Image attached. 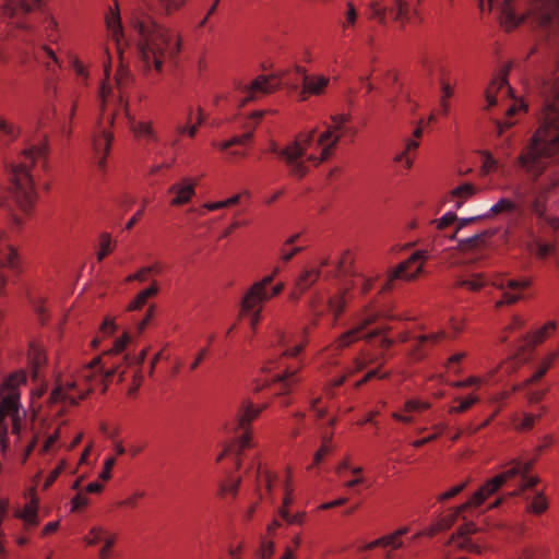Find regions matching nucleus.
I'll use <instances>...</instances> for the list:
<instances>
[{
  "label": "nucleus",
  "mask_w": 559,
  "mask_h": 559,
  "mask_svg": "<svg viewBox=\"0 0 559 559\" xmlns=\"http://www.w3.org/2000/svg\"><path fill=\"white\" fill-rule=\"evenodd\" d=\"M491 7H499L508 27L518 26L528 15L552 31L559 27V0H489ZM554 64L540 79L544 107L538 128L531 142L519 156V165L532 180L527 191L516 188L515 197L526 202L532 195L530 209L543 218L545 205L543 194L549 186L559 180V78L554 76L559 64V38L552 43Z\"/></svg>",
  "instance_id": "f257e3e1"
},
{
  "label": "nucleus",
  "mask_w": 559,
  "mask_h": 559,
  "mask_svg": "<svg viewBox=\"0 0 559 559\" xmlns=\"http://www.w3.org/2000/svg\"><path fill=\"white\" fill-rule=\"evenodd\" d=\"M332 123L326 130L317 134L316 129L300 133L297 139L284 148L272 145V152L277 154L287 165L292 176L301 178L308 170V163L317 166L328 159L341 139L346 132V115L332 116Z\"/></svg>",
  "instance_id": "f03ea898"
},
{
  "label": "nucleus",
  "mask_w": 559,
  "mask_h": 559,
  "mask_svg": "<svg viewBox=\"0 0 559 559\" xmlns=\"http://www.w3.org/2000/svg\"><path fill=\"white\" fill-rule=\"evenodd\" d=\"M132 26L138 34L136 49L146 71H163L164 63L175 58L181 46L180 36L158 25L148 15H134Z\"/></svg>",
  "instance_id": "7ed1b4c3"
},
{
  "label": "nucleus",
  "mask_w": 559,
  "mask_h": 559,
  "mask_svg": "<svg viewBox=\"0 0 559 559\" xmlns=\"http://www.w3.org/2000/svg\"><path fill=\"white\" fill-rule=\"evenodd\" d=\"M533 465L534 460L525 462L514 460L501 474L487 480L465 503L457 507L451 514L442 518L437 525L423 532L421 535L431 537L438 532L449 528L460 514L467 510L478 509L488 497L495 495L509 480H516L518 489L514 490V495L535 487L539 480L538 477L528 475Z\"/></svg>",
  "instance_id": "20e7f679"
},
{
  "label": "nucleus",
  "mask_w": 559,
  "mask_h": 559,
  "mask_svg": "<svg viewBox=\"0 0 559 559\" xmlns=\"http://www.w3.org/2000/svg\"><path fill=\"white\" fill-rule=\"evenodd\" d=\"M35 147L22 150L4 165L10 183V193L15 204L26 214H32L35 201Z\"/></svg>",
  "instance_id": "39448f33"
},
{
  "label": "nucleus",
  "mask_w": 559,
  "mask_h": 559,
  "mask_svg": "<svg viewBox=\"0 0 559 559\" xmlns=\"http://www.w3.org/2000/svg\"><path fill=\"white\" fill-rule=\"evenodd\" d=\"M27 383L26 373L23 370H16L7 376L0 385V444L1 450L8 448L9 423L11 431L20 435L25 413L20 411L21 388Z\"/></svg>",
  "instance_id": "423d86ee"
},
{
  "label": "nucleus",
  "mask_w": 559,
  "mask_h": 559,
  "mask_svg": "<svg viewBox=\"0 0 559 559\" xmlns=\"http://www.w3.org/2000/svg\"><path fill=\"white\" fill-rule=\"evenodd\" d=\"M277 342L280 344V356L281 358L276 362L275 369L278 371L270 378H265L263 380V384L258 385L257 389L260 390L262 386H269L270 390L273 391L274 394H286L289 392L290 388L297 383L298 379L296 378V373L298 370V366H285L283 362L284 358H294L296 357L304 348V343L290 344V342L286 338V335L282 332L277 333Z\"/></svg>",
  "instance_id": "0eeeda50"
},
{
  "label": "nucleus",
  "mask_w": 559,
  "mask_h": 559,
  "mask_svg": "<svg viewBox=\"0 0 559 559\" xmlns=\"http://www.w3.org/2000/svg\"><path fill=\"white\" fill-rule=\"evenodd\" d=\"M34 5L35 0H5L1 5L12 37L29 45L34 40Z\"/></svg>",
  "instance_id": "6e6552de"
},
{
  "label": "nucleus",
  "mask_w": 559,
  "mask_h": 559,
  "mask_svg": "<svg viewBox=\"0 0 559 559\" xmlns=\"http://www.w3.org/2000/svg\"><path fill=\"white\" fill-rule=\"evenodd\" d=\"M110 87L105 83L100 87L102 98V117L98 123V131L94 134L92 144L95 153L96 164L100 170L106 168V156L109 153L111 142L114 140L112 133L108 130L107 126H112L115 116L111 112H107L105 104L107 102Z\"/></svg>",
  "instance_id": "1a4fd4ad"
},
{
  "label": "nucleus",
  "mask_w": 559,
  "mask_h": 559,
  "mask_svg": "<svg viewBox=\"0 0 559 559\" xmlns=\"http://www.w3.org/2000/svg\"><path fill=\"white\" fill-rule=\"evenodd\" d=\"M273 278L274 274L267 275L260 282L254 283L241 300L240 313L249 317L253 331L261 320L262 304L269 300L267 286L273 282Z\"/></svg>",
  "instance_id": "9d476101"
},
{
  "label": "nucleus",
  "mask_w": 559,
  "mask_h": 559,
  "mask_svg": "<svg viewBox=\"0 0 559 559\" xmlns=\"http://www.w3.org/2000/svg\"><path fill=\"white\" fill-rule=\"evenodd\" d=\"M261 413V408H257L252 403H248L243 406L242 409L237 414V427L242 430L239 436L236 444L231 450H224L217 457L216 462H221L223 457L229 452L233 451L235 454V464L236 468L239 469L241 467V459L242 452L246 448L251 447V436L248 430L250 423L259 416Z\"/></svg>",
  "instance_id": "9b49d317"
},
{
  "label": "nucleus",
  "mask_w": 559,
  "mask_h": 559,
  "mask_svg": "<svg viewBox=\"0 0 559 559\" xmlns=\"http://www.w3.org/2000/svg\"><path fill=\"white\" fill-rule=\"evenodd\" d=\"M491 284L502 292V298L496 302V307L499 308L503 305H513L524 298L523 292L531 285V282L527 278L514 280L498 276Z\"/></svg>",
  "instance_id": "f8f14e48"
},
{
  "label": "nucleus",
  "mask_w": 559,
  "mask_h": 559,
  "mask_svg": "<svg viewBox=\"0 0 559 559\" xmlns=\"http://www.w3.org/2000/svg\"><path fill=\"white\" fill-rule=\"evenodd\" d=\"M281 83V79L275 76L259 75L250 84H238L237 91L242 95L240 105L245 106L251 100L272 93Z\"/></svg>",
  "instance_id": "ddd939ff"
},
{
  "label": "nucleus",
  "mask_w": 559,
  "mask_h": 559,
  "mask_svg": "<svg viewBox=\"0 0 559 559\" xmlns=\"http://www.w3.org/2000/svg\"><path fill=\"white\" fill-rule=\"evenodd\" d=\"M426 259L427 253L425 251L419 250L414 252L392 272L386 281L385 287L390 288L392 282L395 280H414L421 272L423 263Z\"/></svg>",
  "instance_id": "4468645a"
},
{
  "label": "nucleus",
  "mask_w": 559,
  "mask_h": 559,
  "mask_svg": "<svg viewBox=\"0 0 559 559\" xmlns=\"http://www.w3.org/2000/svg\"><path fill=\"white\" fill-rule=\"evenodd\" d=\"M91 391V388H79L76 381L68 382L66 386L57 384L50 395V403L68 402L70 405H75L79 401L83 400Z\"/></svg>",
  "instance_id": "2eb2a0df"
},
{
  "label": "nucleus",
  "mask_w": 559,
  "mask_h": 559,
  "mask_svg": "<svg viewBox=\"0 0 559 559\" xmlns=\"http://www.w3.org/2000/svg\"><path fill=\"white\" fill-rule=\"evenodd\" d=\"M295 73L301 82L300 95L302 99H307L310 95H322L330 83V78L325 75H309L305 69L299 67L295 68Z\"/></svg>",
  "instance_id": "dca6fc26"
},
{
  "label": "nucleus",
  "mask_w": 559,
  "mask_h": 559,
  "mask_svg": "<svg viewBox=\"0 0 559 559\" xmlns=\"http://www.w3.org/2000/svg\"><path fill=\"white\" fill-rule=\"evenodd\" d=\"M374 319H376V317L373 314H368L366 318H364V320L356 328L343 333L331 345V350H334V352L341 350L342 348L349 346L353 342H355L356 340H358L360 337L371 338V337L376 336L379 333L378 330H376L372 333L367 334V335L361 334L362 330L366 326H368L370 323H372L374 321Z\"/></svg>",
  "instance_id": "f3484780"
},
{
  "label": "nucleus",
  "mask_w": 559,
  "mask_h": 559,
  "mask_svg": "<svg viewBox=\"0 0 559 559\" xmlns=\"http://www.w3.org/2000/svg\"><path fill=\"white\" fill-rule=\"evenodd\" d=\"M106 26L110 33L111 38L116 43L117 50L122 56L123 45H128L121 24V16L118 8V2H115V9H110L105 17Z\"/></svg>",
  "instance_id": "a211bd4d"
},
{
  "label": "nucleus",
  "mask_w": 559,
  "mask_h": 559,
  "mask_svg": "<svg viewBox=\"0 0 559 559\" xmlns=\"http://www.w3.org/2000/svg\"><path fill=\"white\" fill-rule=\"evenodd\" d=\"M556 330V322L550 321L542 326L539 330L535 331L532 334H526L520 341L518 345V352L524 353L526 349H533L536 345L544 342L551 332Z\"/></svg>",
  "instance_id": "6ab92c4d"
},
{
  "label": "nucleus",
  "mask_w": 559,
  "mask_h": 559,
  "mask_svg": "<svg viewBox=\"0 0 559 559\" xmlns=\"http://www.w3.org/2000/svg\"><path fill=\"white\" fill-rule=\"evenodd\" d=\"M99 364L100 358H94L87 366H85L81 370L79 374L80 380L88 382L99 372V376L103 381H109L118 372V366L104 370V368L100 367Z\"/></svg>",
  "instance_id": "aec40b11"
},
{
  "label": "nucleus",
  "mask_w": 559,
  "mask_h": 559,
  "mask_svg": "<svg viewBox=\"0 0 559 559\" xmlns=\"http://www.w3.org/2000/svg\"><path fill=\"white\" fill-rule=\"evenodd\" d=\"M476 526L472 522H466L460 526L457 534L452 537L451 544L455 547L479 552V547L469 539V535L476 532Z\"/></svg>",
  "instance_id": "412c9836"
},
{
  "label": "nucleus",
  "mask_w": 559,
  "mask_h": 559,
  "mask_svg": "<svg viewBox=\"0 0 559 559\" xmlns=\"http://www.w3.org/2000/svg\"><path fill=\"white\" fill-rule=\"evenodd\" d=\"M263 116H264V111H262V110L252 112L248 119L246 127L253 129L257 126V123L262 119ZM252 135H253L252 130H249L248 132H246L245 134H242L240 136H235L231 140L224 142L221 145V150H223V151L228 150L233 145H243L252 139Z\"/></svg>",
  "instance_id": "4be33fe9"
},
{
  "label": "nucleus",
  "mask_w": 559,
  "mask_h": 559,
  "mask_svg": "<svg viewBox=\"0 0 559 559\" xmlns=\"http://www.w3.org/2000/svg\"><path fill=\"white\" fill-rule=\"evenodd\" d=\"M408 532L407 527H402L395 531L394 533L378 538L367 545L364 546V550H371L376 547H392L394 549H399L403 546V542L401 537Z\"/></svg>",
  "instance_id": "5701e85b"
},
{
  "label": "nucleus",
  "mask_w": 559,
  "mask_h": 559,
  "mask_svg": "<svg viewBox=\"0 0 559 559\" xmlns=\"http://www.w3.org/2000/svg\"><path fill=\"white\" fill-rule=\"evenodd\" d=\"M129 126L136 139H143L146 141L157 142L158 135L153 128L151 121H141L135 120L132 117H129Z\"/></svg>",
  "instance_id": "b1692460"
},
{
  "label": "nucleus",
  "mask_w": 559,
  "mask_h": 559,
  "mask_svg": "<svg viewBox=\"0 0 559 559\" xmlns=\"http://www.w3.org/2000/svg\"><path fill=\"white\" fill-rule=\"evenodd\" d=\"M168 192L175 195L170 202L171 205H183L188 203L194 194V186L185 180L182 183H175L169 187Z\"/></svg>",
  "instance_id": "393cba45"
},
{
  "label": "nucleus",
  "mask_w": 559,
  "mask_h": 559,
  "mask_svg": "<svg viewBox=\"0 0 559 559\" xmlns=\"http://www.w3.org/2000/svg\"><path fill=\"white\" fill-rule=\"evenodd\" d=\"M26 497L28 501L23 506V508H16L14 510V516L24 522L25 525L35 524V488L29 487L27 490Z\"/></svg>",
  "instance_id": "a878e982"
},
{
  "label": "nucleus",
  "mask_w": 559,
  "mask_h": 559,
  "mask_svg": "<svg viewBox=\"0 0 559 559\" xmlns=\"http://www.w3.org/2000/svg\"><path fill=\"white\" fill-rule=\"evenodd\" d=\"M21 134L19 126L0 116V146H8Z\"/></svg>",
  "instance_id": "bb28decb"
},
{
  "label": "nucleus",
  "mask_w": 559,
  "mask_h": 559,
  "mask_svg": "<svg viewBox=\"0 0 559 559\" xmlns=\"http://www.w3.org/2000/svg\"><path fill=\"white\" fill-rule=\"evenodd\" d=\"M442 337H443V332L432 333L429 335H419V336L414 337V345H413V348L411 349V356L416 360L424 358V356H425V353L423 350L424 345L428 342L437 343Z\"/></svg>",
  "instance_id": "cd10ccee"
},
{
  "label": "nucleus",
  "mask_w": 559,
  "mask_h": 559,
  "mask_svg": "<svg viewBox=\"0 0 559 559\" xmlns=\"http://www.w3.org/2000/svg\"><path fill=\"white\" fill-rule=\"evenodd\" d=\"M476 189L472 183L465 182L451 191L450 200L454 202V207L460 209L465 200L475 193Z\"/></svg>",
  "instance_id": "c85d7f7f"
},
{
  "label": "nucleus",
  "mask_w": 559,
  "mask_h": 559,
  "mask_svg": "<svg viewBox=\"0 0 559 559\" xmlns=\"http://www.w3.org/2000/svg\"><path fill=\"white\" fill-rule=\"evenodd\" d=\"M540 418V415H533V414H530V413H521V414H515L513 417H512V426L513 428L516 430V431H528L531 430L535 423L537 420H539Z\"/></svg>",
  "instance_id": "c756f323"
},
{
  "label": "nucleus",
  "mask_w": 559,
  "mask_h": 559,
  "mask_svg": "<svg viewBox=\"0 0 559 559\" xmlns=\"http://www.w3.org/2000/svg\"><path fill=\"white\" fill-rule=\"evenodd\" d=\"M320 276V271L316 269H311L305 271L297 280L296 288L299 290L298 295L293 294L292 298L297 299L299 295L306 292L310 286H312Z\"/></svg>",
  "instance_id": "7c9ffc66"
},
{
  "label": "nucleus",
  "mask_w": 559,
  "mask_h": 559,
  "mask_svg": "<svg viewBox=\"0 0 559 559\" xmlns=\"http://www.w3.org/2000/svg\"><path fill=\"white\" fill-rule=\"evenodd\" d=\"M385 8L395 21L404 24L408 20L409 4L406 0H392L391 5Z\"/></svg>",
  "instance_id": "2f4dec72"
},
{
  "label": "nucleus",
  "mask_w": 559,
  "mask_h": 559,
  "mask_svg": "<svg viewBox=\"0 0 559 559\" xmlns=\"http://www.w3.org/2000/svg\"><path fill=\"white\" fill-rule=\"evenodd\" d=\"M43 61L47 68V71L53 74L58 68V60L55 51L44 45L40 48L37 47V62Z\"/></svg>",
  "instance_id": "473e14b6"
},
{
  "label": "nucleus",
  "mask_w": 559,
  "mask_h": 559,
  "mask_svg": "<svg viewBox=\"0 0 559 559\" xmlns=\"http://www.w3.org/2000/svg\"><path fill=\"white\" fill-rule=\"evenodd\" d=\"M504 86L510 91V87L508 86V82L504 76H496L491 81L490 85L487 87V90L485 92V97H486L488 107H492L496 105L497 99H496L495 93Z\"/></svg>",
  "instance_id": "72a5a7b5"
},
{
  "label": "nucleus",
  "mask_w": 559,
  "mask_h": 559,
  "mask_svg": "<svg viewBox=\"0 0 559 559\" xmlns=\"http://www.w3.org/2000/svg\"><path fill=\"white\" fill-rule=\"evenodd\" d=\"M456 221H457V216L453 212H448L441 218L432 221L431 224L435 225V227L438 231L437 237L448 238V236H445V235H450L451 231L448 233L447 229Z\"/></svg>",
  "instance_id": "f704fd0d"
},
{
  "label": "nucleus",
  "mask_w": 559,
  "mask_h": 559,
  "mask_svg": "<svg viewBox=\"0 0 559 559\" xmlns=\"http://www.w3.org/2000/svg\"><path fill=\"white\" fill-rule=\"evenodd\" d=\"M0 266L8 267L13 271H19L21 267V258L19 255L17 250L12 247H7V253L3 258L0 259Z\"/></svg>",
  "instance_id": "c9c22d12"
},
{
  "label": "nucleus",
  "mask_w": 559,
  "mask_h": 559,
  "mask_svg": "<svg viewBox=\"0 0 559 559\" xmlns=\"http://www.w3.org/2000/svg\"><path fill=\"white\" fill-rule=\"evenodd\" d=\"M157 286L155 284H153L152 286L143 289L142 292H140L135 298L129 304L128 306V309L133 311V310H139L141 309L147 301V299L154 295L157 294Z\"/></svg>",
  "instance_id": "e433bc0d"
},
{
  "label": "nucleus",
  "mask_w": 559,
  "mask_h": 559,
  "mask_svg": "<svg viewBox=\"0 0 559 559\" xmlns=\"http://www.w3.org/2000/svg\"><path fill=\"white\" fill-rule=\"evenodd\" d=\"M204 121V116H203V111H202V108L199 107L198 108V116H197V121L195 123H190V124H182V123H178L176 126V132L179 134V135H185L187 134L188 136L190 138H194L195 134H197V131H198V128L199 126H201Z\"/></svg>",
  "instance_id": "4c0bfd02"
},
{
  "label": "nucleus",
  "mask_w": 559,
  "mask_h": 559,
  "mask_svg": "<svg viewBox=\"0 0 559 559\" xmlns=\"http://www.w3.org/2000/svg\"><path fill=\"white\" fill-rule=\"evenodd\" d=\"M478 396L469 394L465 397H457L455 402L459 404L449 408L450 414H462L467 412L474 404L478 402Z\"/></svg>",
  "instance_id": "58836bf2"
},
{
  "label": "nucleus",
  "mask_w": 559,
  "mask_h": 559,
  "mask_svg": "<svg viewBox=\"0 0 559 559\" xmlns=\"http://www.w3.org/2000/svg\"><path fill=\"white\" fill-rule=\"evenodd\" d=\"M298 238V234L290 236L281 248V259L284 262H288L296 253L302 251L304 247L289 248Z\"/></svg>",
  "instance_id": "ea45409f"
},
{
  "label": "nucleus",
  "mask_w": 559,
  "mask_h": 559,
  "mask_svg": "<svg viewBox=\"0 0 559 559\" xmlns=\"http://www.w3.org/2000/svg\"><path fill=\"white\" fill-rule=\"evenodd\" d=\"M485 285H486V282L484 281V278L480 274L473 275L471 278H466V280L460 278L455 283L456 287H465L469 290H478Z\"/></svg>",
  "instance_id": "a19ab883"
},
{
  "label": "nucleus",
  "mask_w": 559,
  "mask_h": 559,
  "mask_svg": "<svg viewBox=\"0 0 559 559\" xmlns=\"http://www.w3.org/2000/svg\"><path fill=\"white\" fill-rule=\"evenodd\" d=\"M370 19L377 20L380 24H385L388 9L383 7L378 0L369 3Z\"/></svg>",
  "instance_id": "79ce46f5"
},
{
  "label": "nucleus",
  "mask_w": 559,
  "mask_h": 559,
  "mask_svg": "<svg viewBox=\"0 0 559 559\" xmlns=\"http://www.w3.org/2000/svg\"><path fill=\"white\" fill-rule=\"evenodd\" d=\"M328 307L330 311L333 313V322L334 325L336 323V320L338 317L343 313L345 308V299L343 296H335L333 298H330L328 301Z\"/></svg>",
  "instance_id": "37998d69"
},
{
  "label": "nucleus",
  "mask_w": 559,
  "mask_h": 559,
  "mask_svg": "<svg viewBox=\"0 0 559 559\" xmlns=\"http://www.w3.org/2000/svg\"><path fill=\"white\" fill-rule=\"evenodd\" d=\"M547 508L548 502L542 492L536 493L527 506V510L535 514H542Z\"/></svg>",
  "instance_id": "c03bdc74"
},
{
  "label": "nucleus",
  "mask_w": 559,
  "mask_h": 559,
  "mask_svg": "<svg viewBox=\"0 0 559 559\" xmlns=\"http://www.w3.org/2000/svg\"><path fill=\"white\" fill-rule=\"evenodd\" d=\"M241 479L238 478H229L227 481L222 483L219 485V495H231L235 497L237 495L238 488L240 486Z\"/></svg>",
  "instance_id": "a18cd8bd"
},
{
  "label": "nucleus",
  "mask_w": 559,
  "mask_h": 559,
  "mask_svg": "<svg viewBox=\"0 0 559 559\" xmlns=\"http://www.w3.org/2000/svg\"><path fill=\"white\" fill-rule=\"evenodd\" d=\"M515 210H516V204L513 201L502 198L490 207V213L491 214H500L502 212H513Z\"/></svg>",
  "instance_id": "49530a36"
},
{
  "label": "nucleus",
  "mask_w": 559,
  "mask_h": 559,
  "mask_svg": "<svg viewBox=\"0 0 559 559\" xmlns=\"http://www.w3.org/2000/svg\"><path fill=\"white\" fill-rule=\"evenodd\" d=\"M104 546L99 549L98 556L100 559H111L110 558V549L116 543L115 534H105L103 539Z\"/></svg>",
  "instance_id": "de8ad7c7"
},
{
  "label": "nucleus",
  "mask_w": 559,
  "mask_h": 559,
  "mask_svg": "<svg viewBox=\"0 0 559 559\" xmlns=\"http://www.w3.org/2000/svg\"><path fill=\"white\" fill-rule=\"evenodd\" d=\"M156 2L157 3L155 5L160 11L169 14L173 11L180 9L183 5L185 0H156Z\"/></svg>",
  "instance_id": "09e8293b"
},
{
  "label": "nucleus",
  "mask_w": 559,
  "mask_h": 559,
  "mask_svg": "<svg viewBox=\"0 0 559 559\" xmlns=\"http://www.w3.org/2000/svg\"><path fill=\"white\" fill-rule=\"evenodd\" d=\"M486 239V234L485 233H481V234H476L472 237H468L464 240H461L460 241V247L462 249H469V248H477L479 247L480 245L484 243Z\"/></svg>",
  "instance_id": "8fccbe9b"
},
{
  "label": "nucleus",
  "mask_w": 559,
  "mask_h": 559,
  "mask_svg": "<svg viewBox=\"0 0 559 559\" xmlns=\"http://www.w3.org/2000/svg\"><path fill=\"white\" fill-rule=\"evenodd\" d=\"M419 63L421 66L423 71L428 75H432L435 71L436 60L432 56L428 53H423Z\"/></svg>",
  "instance_id": "3c124183"
},
{
  "label": "nucleus",
  "mask_w": 559,
  "mask_h": 559,
  "mask_svg": "<svg viewBox=\"0 0 559 559\" xmlns=\"http://www.w3.org/2000/svg\"><path fill=\"white\" fill-rule=\"evenodd\" d=\"M430 403L421 402L417 400H408L404 404V411L406 413L420 412L430 408Z\"/></svg>",
  "instance_id": "603ef678"
},
{
  "label": "nucleus",
  "mask_w": 559,
  "mask_h": 559,
  "mask_svg": "<svg viewBox=\"0 0 559 559\" xmlns=\"http://www.w3.org/2000/svg\"><path fill=\"white\" fill-rule=\"evenodd\" d=\"M111 239L108 234H103L100 236V250L97 253L98 261H102L107 254L111 252Z\"/></svg>",
  "instance_id": "864d4df0"
},
{
  "label": "nucleus",
  "mask_w": 559,
  "mask_h": 559,
  "mask_svg": "<svg viewBox=\"0 0 559 559\" xmlns=\"http://www.w3.org/2000/svg\"><path fill=\"white\" fill-rule=\"evenodd\" d=\"M90 534L92 535V537H86L84 540L86 545L93 546L99 543L103 539L104 535L107 534V532L100 526H94L91 528Z\"/></svg>",
  "instance_id": "5fc2aeb1"
},
{
  "label": "nucleus",
  "mask_w": 559,
  "mask_h": 559,
  "mask_svg": "<svg viewBox=\"0 0 559 559\" xmlns=\"http://www.w3.org/2000/svg\"><path fill=\"white\" fill-rule=\"evenodd\" d=\"M535 254L540 258H547L554 251V245L542 241H535L534 243Z\"/></svg>",
  "instance_id": "6e6d98bb"
},
{
  "label": "nucleus",
  "mask_w": 559,
  "mask_h": 559,
  "mask_svg": "<svg viewBox=\"0 0 559 559\" xmlns=\"http://www.w3.org/2000/svg\"><path fill=\"white\" fill-rule=\"evenodd\" d=\"M129 342H130V336L127 333H124L121 337L117 338L114 342L112 347L108 350V354L114 355V354L122 353Z\"/></svg>",
  "instance_id": "4d7b16f0"
},
{
  "label": "nucleus",
  "mask_w": 559,
  "mask_h": 559,
  "mask_svg": "<svg viewBox=\"0 0 559 559\" xmlns=\"http://www.w3.org/2000/svg\"><path fill=\"white\" fill-rule=\"evenodd\" d=\"M466 486H467V481H463V483L452 487L448 491H444L443 493L439 495L438 500L441 502L449 500V499L455 497L456 495H459L460 492H462L466 488Z\"/></svg>",
  "instance_id": "13d9d810"
},
{
  "label": "nucleus",
  "mask_w": 559,
  "mask_h": 559,
  "mask_svg": "<svg viewBox=\"0 0 559 559\" xmlns=\"http://www.w3.org/2000/svg\"><path fill=\"white\" fill-rule=\"evenodd\" d=\"M153 270H154L153 266L143 267V269L139 270L136 273L129 275L126 281L127 282H133V281L145 282L147 275L150 273H152Z\"/></svg>",
  "instance_id": "bf43d9fd"
},
{
  "label": "nucleus",
  "mask_w": 559,
  "mask_h": 559,
  "mask_svg": "<svg viewBox=\"0 0 559 559\" xmlns=\"http://www.w3.org/2000/svg\"><path fill=\"white\" fill-rule=\"evenodd\" d=\"M548 392V389H542V390H527L526 397L530 403H539L546 393Z\"/></svg>",
  "instance_id": "052dcab7"
},
{
  "label": "nucleus",
  "mask_w": 559,
  "mask_h": 559,
  "mask_svg": "<svg viewBox=\"0 0 559 559\" xmlns=\"http://www.w3.org/2000/svg\"><path fill=\"white\" fill-rule=\"evenodd\" d=\"M281 518L289 524H301L302 523V514L292 515L287 509L280 510Z\"/></svg>",
  "instance_id": "680f3d73"
},
{
  "label": "nucleus",
  "mask_w": 559,
  "mask_h": 559,
  "mask_svg": "<svg viewBox=\"0 0 559 559\" xmlns=\"http://www.w3.org/2000/svg\"><path fill=\"white\" fill-rule=\"evenodd\" d=\"M115 464H116V460L114 457L106 459L105 464H104V469L99 474V478L102 480H108L110 478L111 469L115 466Z\"/></svg>",
  "instance_id": "e2e57ef3"
},
{
  "label": "nucleus",
  "mask_w": 559,
  "mask_h": 559,
  "mask_svg": "<svg viewBox=\"0 0 559 559\" xmlns=\"http://www.w3.org/2000/svg\"><path fill=\"white\" fill-rule=\"evenodd\" d=\"M87 503H88V499L86 498V496H84L83 493H78L72 499V510L79 511V510L83 509L84 507H86Z\"/></svg>",
  "instance_id": "0e129e2a"
},
{
  "label": "nucleus",
  "mask_w": 559,
  "mask_h": 559,
  "mask_svg": "<svg viewBox=\"0 0 559 559\" xmlns=\"http://www.w3.org/2000/svg\"><path fill=\"white\" fill-rule=\"evenodd\" d=\"M545 376V368H537L535 372L524 382V388L537 383Z\"/></svg>",
  "instance_id": "69168bd1"
},
{
  "label": "nucleus",
  "mask_w": 559,
  "mask_h": 559,
  "mask_svg": "<svg viewBox=\"0 0 559 559\" xmlns=\"http://www.w3.org/2000/svg\"><path fill=\"white\" fill-rule=\"evenodd\" d=\"M274 554V544L272 542H264L261 547V559H271Z\"/></svg>",
  "instance_id": "338daca9"
},
{
  "label": "nucleus",
  "mask_w": 559,
  "mask_h": 559,
  "mask_svg": "<svg viewBox=\"0 0 559 559\" xmlns=\"http://www.w3.org/2000/svg\"><path fill=\"white\" fill-rule=\"evenodd\" d=\"M353 263L352 254L348 250H346L342 258L338 260V271L340 272H346V269L348 265Z\"/></svg>",
  "instance_id": "774afa93"
}]
</instances>
